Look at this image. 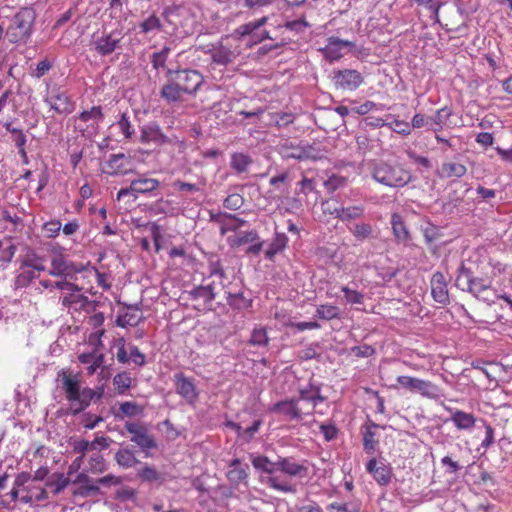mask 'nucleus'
<instances>
[{"label":"nucleus","mask_w":512,"mask_h":512,"mask_svg":"<svg viewBox=\"0 0 512 512\" xmlns=\"http://www.w3.org/2000/svg\"><path fill=\"white\" fill-rule=\"evenodd\" d=\"M250 343L257 346H265L268 343V337L265 329H254L251 334Z\"/></svg>","instance_id":"338daca9"},{"label":"nucleus","mask_w":512,"mask_h":512,"mask_svg":"<svg viewBox=\"0 0 512 512\" xmlns=\"http://www.w3.org/2000/svg\"><path fill=\"white\" fill-rule=\"evenodd\" d=\"M451 113L447 108H443L438 110L433 116H429V121L431 122L430 126L437 125L440 127L448 125L447 120L449 119Z\"/></svg>","instance_id":"13d9d810"},{"label":"nucleus","mask_w":512,"mask_h":512,"mask_svg":"<svg viewBox=\"0 0 512 512\" xmlns=\"http://www.w3.org/2000/svg\"><path fill=\"white\" fill-rule=\"evenodd\" d=\"M185 94L180 88L176 81L172 78V82L164 85L161 89V96L169 102H176L182 99Z\"/></svg>","instance_id":"4c0bfd02"},{"label":"nucleus","mask_w":512,"mask_h":512,"mask_svg":"<svg viewBox=\"0 0 512 512\" xmlns=\"http://www.w3.org/2000/svg\"><path fill=\"white\" fill-rule=\"evenodd\" d=\"M171 52V43H165L164 46L159 51L153 52L150 55V62L152 64L153 69L157 71L160 69H166V62Z\"/></svg>","instance_id":"7c9ffc66"},{"label":"nucleus","mask_w":512,"mask_h":512,"mask_svg":"<svg viewBox=\"0 0 512 512\" xmlns=\"http://www.w3.org/2000/svg\"><path fill=\"white\" fill-rule=\"evenodd\" d=\"M122 38L121 32L114 30L110 33H102L98 36L94 35L92 43L99 55L107 56L116 50Z\"/></svg>","instance_id":"1a4fd4ad"},{"label":"nucleus","mask_w":512,"mask_h":512,"mask_svg":"<svg viewBox=\"0 0 512 512\" xmlns=\"http://www.w3.org/2000/svg\"><path fill=\"white\" fill-rule=\"evenodd\" d=\"M270 488L284 492V493H295L296 487L289 484L288 482L280 481L277 477H270L267 481Z\"/></svg>","instance_id":"603ef678"},{"label":"nucleus","mask_w":512,"mask_h":512,"mask_svg":"<svg viewBox=\"0 0 512 512\" xmlns=\"http://www.w3.org/2000/svg\"><path fill=\"white\" fill-rule=\"evenodd\" d=\"M62 388L65 391L66 398L72 403V406H74L75 399L77 398L81 389L77 377L63 373Z\"/></svg>","instance_id":"393cba45"},{"label":"nucleus","mask_w":512,"mask_h":512,"mask_svg":"<svg viewBox=\"0 0 512 512\" xmlns=\"http://www.w3.org/2000/svg\"><path fill=\"white\" fill-rule=\"evenodd\" d=\"M234 58V53L224 46H220L212 52V60L219 65H227L231 63Z\"/></svg>","instance_id":"c03bdc74"},{"label":"nucleus","mask_w":512,"mask_h":512,"mask_svg":"<svg viewBox=\"0 0 512 512\" xmlns=\"http://www.w3.org/2000/svg\"><path fill=\"white\" fill-rule=\"evenodd\" d=\"M305 463L306 461L297 463L293 457L278 456L276 459L277 471H280L289 477H305L308 472V467Z\"/></svg>","instance_id":"2eb2a0df"},{"label":"nucleus","mask_w":512,"mask_h":512,"mask_svg":"<svg viewBox=\"0 0 512 512\" xmlns=\"http://www.w3.org/2000/svg\"><path fill=\"white\" fill-rule=\"evenodd\" d=\"M138 477L147 482H162V474L154 467L145 464L137 473Z\"/></svg>","instance_id":"ea45409f"},{"label":"nucleus","mask_w":512,"mask_h":512,"mask_svg":"<svg viewBox=\"0 0 512 512\" xmlns=\"http://www.w3.org/2000/svg\"><path fill=\"white\" fill-rule=\"evenodd\" d=\"M316 315L323 320L339 319L340 310L334 305H319L316 309Z\"/></svg>","instance_id":"a18cd8bd"},{"label":"nucleus","mask_w":512,"mask_h":512,"mask_svg":"<svg viewBox=\"0 0 512 512\" xmlns=\"http://www.w3.org/2000/svg\"><path fill=\"white\" fill-rule=\"evenodd\" d=\"M415 393H419L423 397L433 400H438L443 396L442 390L439 386L423 379L418 380Z\"/></svg>","instance_id":"cd10ccee"},{"label":"nucleus","mask_w":512,"mask_h":512,"mask_svg":"<svg viewBox=\"0 0 512 512\" xmlns=\"http://www.w3.org/2000/svg\"><path fill=\"white\" fill-rule=\"evenodd\" d=\"M175 384L177 393L188 401H193L197 398L195 385L183 373L175 374Z\"/></svg>","instance_id":"412c9836"},{"label":"nucleus","mask_w":512,"mask_h":512,"mask_svg":"<svg viewBox=\"0 0 512 512\" xmlns=\"http://www.w3.org/2000/svg\"><path fill=\"white\" fill-rule=\"evenodd\" d=\"M258 30L257 24L255 21H250L248 23H245L243 25H240L236 30L235 33L239 35L241 38L245 36H250V43L252 42V35L256 34L255 31Z\"/></svg>","instance_id":"e2e57ef3"},{"label":"nucleus","mask_w":512,"mask_h":512,"mask_svg":"<svg viewBox=\"0 0 512 512\" xmlns=\"http://www.w3.org/2000/svg\"><path fill=\"white\" fill-rule=\"evenodd\" d=\"M223 217H224V220L221 222V227H220L222 235H224L230 231L235 232L239 228H241L247 224L246 220H244L242 218H238L236 215H233V214L225 213L223 215Z\"/></svg>","instance_id":"f704fd0d"},{"label":"nucleus","mask_w":512,"mask_h":512,"mask_svg":"<svg viewBox=\"0 0 512 512\" xmlns=\"http://www.w3.org/2000/svg\"><path fill=\"white\" fill-rule=\"evenodd\" d=\"M390 222L393 234L399 242L407 243L411 240L410 232L399 214L393 213Z\"/></svg>","instance_id":"b1692460"},{"label":"nucleus","mask_w":512,"mask_h":512,"mask_svg":"<svg viewBox=\"0 0 512 512\" xmlns=\"http://www.w3.org/2000/svg\"><path fill=\"white\" fill-rule=\"evenodd\" d=\"M227 477L231 483L239 484L248 477V474L244 467H237L235 469H229Z\"/></svg>","instance_id":"052dcab7"},{"label":"nucleus","mask_w":512,"mask_h":512,"mask_svg":"<svg viewBox=\"0 0 512 512\" xmlns=\"http://www.w3.org/2000/svg\"><path fill=\"white\" fill-rule=\"evenodd\" d=\"M379 426L374 422H369L366 426H364L363 431V446L364 450L371 454L375 451V448L378 444V440H376V429Z\"/></svg>","instance_id":"2f4dec72"},{"label":"nucleus","mask_w":512,"mask_h":512,"mask_svg":"<svg viewBox=\"0 0 512 512\" xmlns=\"http://www.w3.org/2000/svg\"><path fill=\"white\" fill-rule=\"evenodd\" d=\"M160 183L157 179L153 178H138L131 181V190L134 196L137 194H146L158 189Z\"/></svg>","instance_id":"c85d7f7f"},{"label":"nucleus","mask_w":512,"mask_h":512,"mask_svg":"<svg viewBox=\"0 0 512 512\" xmlns=\"http://www.w3.org/2000/svg\"><path fill=\"white\" fill-rule=\"evenodd\" d=\"M114 460L122 469H130L141 464V461L136 457V450L129 445H121L114 454Z\"/></svg>","instance_id":"a211bd4d"},{"label":"nucleus","mask_w":512,"mask_h":512,"mask_svg":"<svg viewBox=\"0 0 512 512\" xmlns=\"http://www.w3.org/2000/svg\"><path fill=\"white\" fill-rule=\"evenodd\" d=\"M108 470V464L105 458L100 453H93L87 464L86 472L92 474H100Z\"/></svg>","instance_id":"c9c22d12"},{"label":"nucleus","mask_w":512,"mask_h":512,"mask_svg":"<svg viewBox=\"0 0 512 512\" xmlns=\"http://www.w3.org/2000/svg\"><path fill=\"white\" fill-rule=\"evenodd\" d=\"M103 390H101L99 393H97L95 390L91 388H83L80 389L79 394L77 398L75 399L74 405H77V407L74 409V413H79L83 411L86 407L89 406L90 402L94 398H101L102 397Z\"/></svg>","instance_id":"a878e982"},{"label":"nucleus","mask_w":512,"mask_h":512,"mask_svg":"<svg viewBox=\"0 0 512 512\" xmlns=\"http://www.w3.org/2000/svg\"><path fill=\"white\" fill-rule=\"evenodd\" d=\"M251 461L255 469L260 470L264 473L273 474L277 472L276 461H271L267 456H253Z\"/></svg>","instance_id":"e433bc0d"},{"label":"nucleus","mask_w":512,"mask_h":512,"mask_svg":"<svg viewBox=\"0 0 512 512\" xmlns=\"http://www.w3.org/2000/svg\"><path fill=\"white\" fill-rule=\"evenodd\" d=\"M36 19V12L33 8H22L11 20L7 28V35L11 42L26 41L32 31Z\"/></svg>","instance_id":"7ed1b4c3"},{"label":"nucleus","mask_w":512,"mask_h":512,"mask_svg":"<svg viewBox=\"0 0 512 512\" xmlns=\"http://www.w3.org/2000/svg\"><path fill=\"white\" fill-rule=\"evenodd\" d=\"M347 184V178L340 175L333 174L325 182L324 186L329 193H333L337 189L344 187Z\"/></svg>","instance_id":"5fc2aeb1"},{"label":"nucleus","mask_w":512,"mask_h":512,"mask_svg":"<svg viewBox=\"0 0 512 512\" xmlns=\"http://www.w3.org/2000/svg\"><path fill=\"white\" fill-rule=\"evenodd\" d=\"M366 470L369 472L374 480L381 486H386L390 483L392 478V468L383 462H378L375 458L368 461Z\"/></svg>","instance_id":"dca6fc26"},{"label":"nucleus","mask_w":512,"mask_h":512,"mask_svg":"<svg viewBox=\"0 0 512 512\" xmlns=\"http://www.w3.org/2000/svg\"><path fill=\"white\" fill-rule=\"evenodd\" d=\"M332 81L336 89L352 92L362 85L364 78L357 70L343 69L333 72Z\"/></svg>","instance_id":"423d86ee"},{"label":"nucleus","mask_w":512,"mask_h":512,"mask_svg":"<svg viewBox=\"0 0 512 512\" xmlns=\"http://www.w3.org/2000/svg\"><path fill=\"white\" fill-rule=\"evenodd\" d=\"M140 308L138 305H125V311L120 313L116 319V325L119 327L136 326L142 317L138 315Z\"/></svg>","instance_id":"4be33fe9"},{"label":"nucleus","mask_w":512,"mask_h":512,"mask_svg":"<svg viewBox=\"0 0 512 512\" xmlns=\"http://www.w3.org/2000/svg\"><path fill=\"white\" fill-rule=\"evenodd\" d=\"M280 154L287 159L297 160H318L321 158L320 150L313 146H301L290 143H285L280 148Z\"/></svg>","instance_id":"6e6552de"},{"label":"nucleus","mask_w":512,"mask_h":512,"mask_svg":"<svg viewBox=\"0 0 512 512\" xmlns=\"http://www.w3.org/2000/svg\"><path fill=\"white\" fill-rule=\"evenodd\" d=\"M271 412L280 414L289 420H299L308 415L305 409L298 404L295 397L278 401L271 407Z\"/></svg>","instance_id":"f8f14e48"},{"label":"nucleus","mask_w":512,"mask_h":512,"mask_svg":"<svg viewBox=\"0 0 512 512\" xmlns=\"http://www.w3.org/2000/svg\"><path fill=\"white\" fill-rule=\"evenodd\" d=\"M104 172L110 175H125L133 172L132 161L130 157L123 153L110 155L106 162Z\"/></svg>","instance_id":"4468645a"},{"label":"nucleus","mask_w":512,"mask_h":512,"mask_svg":"<svg viewBox=\"0 0 512 512\" xmlns=\"http://www.w3.org/2000/svg\"><path fill=\"white\" fill-rule=\"evenodd\" d=\"M83 287L78 285L77 291H68L62 293L60 297L61 305L68 313L84 311L86 313H93L96 311L98 302L90 300L82 293Z\"/></svg>","instance_id":"39448f33"},{"label":"nucleus","mask_w":512,"mask_h":512,"mask_svg":"<svg viewBox=\"0 0 512 512\" xmlns=\"http://www.w3.org/2000/svg\"><path fill=\"white\" fill-rule=\"evenodd\" d=\"M142 33H149L152 31H159L162 29L161 20L156 14H151L147 19L139 24Z\"/></svg>","instance_id":"de8ad7c7"},{"label":"nucleus","mask_w":512,"mask_h":512,"mask_svg":"<svg viewBox=\"0 0 512 512\" xmlns=\"http://www.w3.org/2000/svg\"><path fill=\"white\" fill-rule=\"evenodd\" d=\"M194 299H202L205 303L212 302L217 295L213 284L196 287L192 292Z\"/></svg>","instance_id":"58836bf2"},{"label":"nucleus","mask_w":512,"mask_h":512,"mask_svg":"<svg viewBox=\"0 0 512 512\" xmlns=\"http://www.w3.org/2000/svg\"><path fill=\"white\" fill-rule=\"evenodd\" d=\"M295 398L298 400L299 405L300 402L304 403L302 407L308 415L313 414L318 403L325 401V397L321 395L320 385H316L313 382H310L305 387H300L298 390V397Z\"/></svg>","instance_id":"0eeeda50"},{"label":"nucleus","mask_w":512,"mask_h":512,"mask_svg":"<svg viewBox=\"0 0 512 512\" xmlns=\"http://www.w3.org/2000/svg\"><path fill=\"white\" fill-rule=\"evenodd\" d=\"M258 30L257 24L255 21H250L248 23H245L243 25H240L236 30L235 33L239 35L241 38L245 36H250V43L252 42V35L256 34L255 31Z\"/></svg>","instance_id":"0e129e2a"},{"label":"nucleus","mask_w":512,"mask_h":512,"mask_svg":"<svg viewBox=\"0 0 512 512\" xmlns=\"http://www.w3.org/2000/svg\"><path fill=\"white\" fill-rule=\"evenodd\" d=\"M19 273L15 278V286L17 288L27 287L34 279L38 277V271L34 269H19Z\"/></svg>","instance_id":"a19ab883"},{"label":"nucleus","mask_w":512,"mask_h":512,"mask_svg":"<svg viewBox=\"0 0 512 512\" xmlns=\"http://www.w3.org/2000/svg\"><path fill=\"white\" fill-rule=\"evenodd\" d=\"M330 512H360V505L357 503H331L327 507Z\"/></svg>","instance_id":"bf43d9fd"},{"label":"nucleus","mask_w":512,"mask_h":512,"mask_svg":"<svg viewBox=\"0 0 512 512\" xmlns=\"http://www.w3.org/2000/svg\"><path fill=\"white\" fill-rule=\"evenodd\" d=\"M351 232L357 240L363 241V240L371 237V235L373 233V228L368 223H357L354 225Z\"/></svg>","instance_id":"8fccbe9b"},{"label":"nucleus","mask_w":512,"mask_h":512,"mask_svg":"<svg viewBox=\"0 0 512 512\" xmlns=\"http://www.w3.org/2000/svg\"><path fill=\"white\" fill-rule=\"evenodd\" d=\"M450 420L459 430H470L476 422L473 414L458 409L452 411Z\"/></svg>","instance_id":"5701e85b"},{"label":"nucleus","mask_w":512,"mask_h":512,"mask_svg":"<svg viewBox=\"0 0 512 512\" xmlns=\"http://www.w3.org/2000/svg\"><path fill=\"white\" fill-rule=\"evenodd\" d=\"M70 278H60V280H57L53 282V288H56L62 293L68 292V291H77L78 285L73 283Z\"/></svg>","instance_id":"774afa93"},{"label":"nucleus","mask_w":512,"mask_h":512,"mask_svg":"<svg viewBox=\"0 0 512 512\" xmlns=\"http://www.w3.org/2000/svg\"><path fill=\"white\" fill-rule=\"evenodd\" d=\"M244 199L239 194H231L227 196L223 202V206L229 210H238L242 207Z\"/></svg>","instance_id":"680f3d73"},{"label":"nucleus","mask_w":512,"mask_h":512,"mask_svg":"<svg viewBox=\"0 0 512 512\" xmlns=\"http://www.w3.org/2000/svg\"><path fill=\"white\" fill-rule=\"evenodd\" d=\"M103 118V114L101 111V107L94 106L90 110L83 111L80 115V119L84 122H88L90 120H93V122L90 124L93 126L94 124H99V121Z\"/></svg>","instance_id":"6e6d98bb"},{"label":"nucleus","mask_w":512,"mask_h":512,"mask_svg":"<svg viewBox=\"0 0 512 512\" xmlns=\"http://www.w3.org/2000/svg\"><path fill=\"white\" fill-rule=\"evenodd\" d=\"M341 291L344 293V300L350 305H360L364 303V294L350 288L349 286H342Z\"/></svg>","instance_id":"49530a36"},{"label":"nucleus","mask_w":512,"mask_h":512,"mask_svg":"<svg viewBox=\"0 0 512 512\" xmlns=\"http://www.w3.org/2000/svg\"><path fill=\"white\" fill-rule=\"evenodd\" d=\"M259 239V236L255 230L239 232L235 239L233 240V244L237 246H241L247 243H253Z\"/></svg>","instance_id":"4d7b16f0"},{"label":"nucleus","mask_w":512,"mask_h":512,"mask_svg":"<svg viewBox=\"0 0 512 512\" xmlns=\"http://www.w3.org/2000/svg\"><path fill=\"white\" fill-rule=\"evenodd\" d=\"M326 204L329 205L328 202ZM324 211L334 215L335 218H338L341 221H350L363 217L365 209L361 205L334 208L327 206Z\"/></svg>","instance_id":"f3484780"},{"label":"nucleus","mask_w":512,"mask_h":512,"mask_svg":"<svg viewBox=\"0 0 512 512\" xmlns=\"http://www.w3.org/2000/svg\"><path fill=\"white\" fill-rule=\"evenodd\" d=\"M124 429L131 435L130 441L144 453L145 457L150 456L151 450L158 448L156 437L145 424L127 421L124 424Z\"/></svg>","instance_id":"20e7f679"},{"label":"nucleus","mask_w":512,"mask_h":512,"mask_svg":"<svg viewBox=\"0 0 512 512\" xmlns=\"http://www.w3.org/2000/svg\"><path fill=\"white\" fill-rule=\"evenodd\" d=\"M101 494L100 487L95 483H86L80 485L75 491L74 495L80 496L82 498L93 497Z\"/></svg>","instance_id":"09e8293b"},{"label":"nucleus","mask_w":512,"mask_h":512,"mask_svg":"<svg viewBox=\"0 0 512 512\" xmlns=\"http://www.w3.org/2000/svg\"><path fill=\"white\" fill-rule=\"evenodd\" d=\"M173 79L176 81L178 88L185 94L195 93L203 81L202 75L191 69L176 71Z\"/></svg>","instance_id":"9b49d317"},{"label":"nucleus","mask_w":512,"mask_h":512,"mask_svg":"<svg viewBox=\"0 0 512 512\" xmlns=\"http://www.w3.org/2000/svg\"><path fill=\"white\" fill-rule=\"evenodd\" d=\"M288 238L285 233L276 232L275 236L270 243L269 247L265 251V257L268 260H273L275 255L283 251L287 245Z\"/></svg>","instance_id":"473e14b6"},{"label":"nucleus","mask_w":512,"mask_h":512,"mask_svg":"<svg viewBox=\"0 0 512 512\" xmlns=\"http://www.w3.org/2000/svg\"><path fill=\"white\" fill-rule=\"evenodd\" d=\"M12 132V140L15 143L16 147L19 149V153L23 158L24 163H28V158L25 151V143H26V135L22 133V130H11Z\"/></svg>","instance_id":"864d4df0"},{"label":"nucleus","mask_w":512,"mask_h":512,"mask_svg":"<svg viewBox=\"0 0 512 512\" xmlns=\"http://www.w3.org/2000/svg\"><path fill=\"white\" fill-rule=\"evenodd\" d=\"M144 408L136 402L126 401L120 404L118 410L114 412V416L118 420H123L125 417H136L143 414Z\"/></svg>","instance_id":"c756f323"},{"label":"nucleus","mask_w":512,"mask_h":512,"mask_svg":"<svg viewBox=\"0 0 512 512\" xmlns=\"http://www.w3.org/2000/svg\"><path fill=\"white\" fill-rule=\"evenodd\" d=\"M74 262L67 260L62 254L55 255L51 259V268L49 275L57 278H70L73 279L75 275L81 272Z\"/></svg>","instance_id":"9d476101"},{"label":"nucleus","mask_w":512,"mask_h":512,"mask_svg":"<svg viewBox=\"0 0 512 512\" xmlns=\"http://www.w3.org/2000/svg\"><path fill=\"white\" fill-rule=\"evenodd\" d=\"M258 30L257 24L255 21H250L248 23H245L243 25H240L236 30L235 33L239 35L241 38L245 36H250V43L252 42V35L256 34L255 31Z\"/></svg>","instance_id":"69168bd1"},{"label":"nucleus","mask_w":512,"mask_h":512,"mask_svg":"<svg viewBox=\"0 0 512 512\" xmlns=\"http://www.w3.org/2000/svg\"><path fill=\"white\" fill-rule=\"evenodd\" d=\"M353 47H355L354 42L332 36L328 38L327 45L321 51L327 60L333 62L344 56V49L350 50Z\"/></svg>","instance_id":"ddd939ff"},{"label":"nucleus","mask_w":512,"mask_h":512,"mask_svg":"<svg viewBox=\"0 0 512 512\" xmlns=\"http://www.w3.org/2000/svg\"><path fill=\"white\" fill-rule=\"evenodd\" d=\"M46 101L52 109L59 113H67L72 110V103L66 92L59 89L52 91Z\"/></svg>","instance_id":"aec40b11"},{"label":"nucleus","mask_w":512,"mask_h":512,"mask_svg":"<svg viewBox=\"0 0 512 512\" xmlns=\"http://www.w3.org/2000/svg\"><path fill=\"white\" fill-rule=\"evenodd\" d=\"M131 383L130 373L126 371L116 374L113 378V385L120 395L124 394L131 387Z\"/></svg>","instance_id":"37998d69"},{"label":"nucleus","mask_w":512,"mask_h":512,"mask_svg":"<svg viewBox=\"0 0 512 512\" xmlns=\"http://www.w3.org/2000/svg\"><path fill=\"white\" fill-rule=\"evenodd\" d=\"M251 163V158L246 154L234 153L231 156L230 165L237 173L245 172Z\"/></svg>","instance_id":"79ce46f5"},{"label":"nucleus","mask_w":512,"mask_h":512,"mask_svg":"<svg viewBox=\"0 0 512 512\" xmlns=\"http://www.w3.org/2000/svg\"><path fill=\"white\" fill-rule=\"evenodd\" d=\"M431 293L433 299L440 303L446 304L449 301L448 290L446 286L445 277L441 272L433 274L431 279Z\"/></svg>","instance_id":"6ab92c4d"},{"label":"nucleus","mask_w":512,"mask_h":512,"mask_svg":"<svg viewBox=\"0 0 512 512\" xmlns=\"http://www.w3.org/2000/svg\"><path fill=\"white\" fill-rule=\"evenodd\" d=\"M455 285L462 291L471 293L475 298L489 305L495 303L496 292L491 285V281L474 277L472 272L463 264L458 269Z\"/></svg>","instance_id":"f257e3e1"},{"label":"nucleus","mask_w":512,"mask_h":512,"mask_svg":"<svg viewBox=\"0 0 512 512\" xmlns=\"http://www.w3.org/2000/svg\"><path fill=\"white\" fill-rule=\"evenodd\" d=\"M29 268L42 272L46 270L45 258L33 250H29L22 258L20 269Z\"/></svg>","instance_id":"bb28decb"},{"label":"nucleus","mask_w":512,"mask_h":512,"mask_svg":"<svg viewBox=\"0 0 512 512\" xmlns=\"http://www.w3.org/2000/svg\"><path fill=\"white\" fill-rule=\"evenodd\" d=\"M227 303L235 309H245L251 304V301L246 299L241 293H227Z\"/></svg>","instance_id":"3c124183"},{"label":"nucleus","mask_w":512,"mask_h":512,"mask_svg":"<svg viewBox=\"0 0 512 512\" xmlns=\"http://www.w3.org/2000/svg\"><path fill=\"white\" fill-rule=\"evenodd\" d=\"M466 171L467 169L463 164L447 162L442 164L439 175L442 178H460L466 174Z\"/></svg>","instance_id":"72a5a7b5"},{"label":"nucleus","mask_w":512,"mask_h":512,"mask_svg":"<svg viewBox=\"0 0 512 512\" xmlns=\"http://www.w3.org/2000/svg\"><path fill=\"white\" fill-rule=\"evenodd\" d=\"M373 178L386 186L403 187L411 180V174L398 164L378 161L373 164Z\"/></svg>","instance_id":"f03ea898"}]
</instances>
